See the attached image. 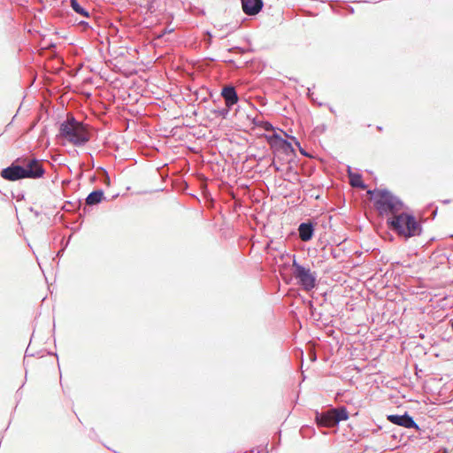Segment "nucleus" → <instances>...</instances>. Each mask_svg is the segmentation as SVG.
I'll return each mask as SVG.
<instances>
[{"mask_svg":"<svg viewBox=\"0 0 453 453\" xmlns=\"http://www.w3.org/2000/svg\"><path fill=\"white\" fill-rule=\"evenodd\" d=\"M59 137L70 144L81 147L91 138V129L88 124L77 120L73 115H67L65 121L59 127Z\"/></svg>","mask_w":453,"mask_h":453,"instance_id":"1","label":"nucleus"},{"mask_svg":"<svg viewBox=\"0 0 453 453\" xmlns=\"http://www.w3.org/2000/svg\"><path fill=\"white\" fill-rule=\"evenodd\" d=\"M22 165L12 164L9 167L1 172V176L8 180H18L20 179H37L43 175L44 170L41 162L35 158H24Z\"/></svg>","mask_w":453,"mask_h":453,"instance_id":"2","label":"nucleus"},{"mask_svg":"<svg viewBox=\"0 0 453 453\" xmlns=\"http://www.w3.org/2000/svg\"><path fill=\"white\" fill-rule=\"evenodd\" d=\"M220 96L225 100L226 107L214 109L211 113H229L231 111H234V113H238L241 111L244 112L257 111V113H263V111L257 109L253 102L239 98L235 88L232 85L222 88Z\"/></svg>","mask_w":453,"mask_h":453,"instance_id":"3","label":"nucleus"},{"mask_svg":"<svg viewBox=\"0 0 453 453\" xmlns=\"http://www.w3.org/2000/svg\"><path fill=\"white\" fill-rule=\"evenodd\" d=\"M368 193L372 195L374 206L380 215L395 217L403 211V202L388 190L374 189Z\"/></svg>","mask_w":453,"mask_h":453,"instance_id":"4","label":"nucleus"},{"mask_svg":"<svg viewBox=\"0 0 453 453\" xmlns=\"http://www.w3.org/2000/svg\"><path fill=\"white\" fill-rule=\"evenodd\" d=\"M388 224L392 230L405 238L419 235L422 230L421 225L412 215L402 211L395 217H390Z\"/></svg>","mask_w":453,"mask_h":453,"instance_id":"5","label":"nucleus"},{"mask_svg":"<svg viewBox=\"0 0 453 453\" xmlns=\"http://www.w3.org/2000/svg\"><path fill=\"white\" fill-rule=\"evenodd\" d=\"M293 268L295 278L304 290L310 291L315 288L317 278L315 273H312L310 268L298 264L296 259L293 261Z\"/></svg>","mask_w":453,"mask_h":453,"instance_id":"6","label":"nucleus"},{"mask_svg":"<svg viewBox=\"0 0 453 453\" xmlns=\"http://www.w3.org/2000/svg\"><path fill=\"white\" fill-rule=\"evenodd\" d=\"M242 9L248 16H256L264 8L263 0H241Z\"/></svg>","mask_w":453,"mask_h":453,"instance_id":"7","label":"nucleus"},{"mask_svg":"<svg viewBox=\"0 0 453 453\" xmlns=\"http://www.w3.org/2000/svg\"><path fill=\"white\" fill-rule=\"evenodd\" d=\"M388 419L395 424L405 428H416L418 429V426L413 420V418L408 414L404 415H388Z\"/></svg>","mask_w":453,"mask_h":453,"instance_id":"8","label":"nucleus"},{"mask_svg":"<svg viewBox=\"0 0 453 453\" xmlns=\"http://www.w3.org/2000/svg\"><path fill=\"white\" fill-rule=\"evenodd\" d=\"M316 421L319 426L325 427H333L337 425L334 423V415L332 409L323 413H317Z\"/></svg>","mask_w":453,"mask_h":453,"instance_id":"9","label":"nucleus"},{"mask_svg":"<svg viewBox=\"0 0 453 453\" xmlns=\"http://www.w3.org/2000/svg\"><path fill=\"white\" fill-rule=\"evenodd\" d=\"M299 237L303 242L310 241L314 233V228L311 223H302L298 227Z\"/></svg>","mask_w":453,"mask_h":453,"instance_id":"10","label":"nucleus"},{"mask_svg":"<svg viewBox=\"0 0 453 453\" xmlns=\"http://www.w3.org/2000/svg\"><path fill=\"white\" fill-rule=\"evenodd\" d=\"M70 7L75 13L82 16L83 18L90 17L89 11L85 8V6H83L78 0H70Z\"/></svg>","mask_w":453,"mask_h":453,"instance_id":"11","label":"nucleus"},{"mask_svg":"<svg viewBox=\"0 0 453 453\" xmlns=\"http://www.w3.org/2000/svg\"><path fill=\"white\" fill-rule=\"evenodd\" d=\"M246 64L248 68L255 73H260L265 67V64L262 60L255 58L250 61H247Z\"/></svg>","mask_w":453,"mask_h":453,"instance_id":"12","label":"nucleus"},{"mask_svg":"<svg viewBox=\"0 0 453 453\" xmlns=\"http://www.w3.org/2000/svg\"><path fill=\"white\" fill-rule=\"evenodd\" d=\"M104 197V192L102 190H96L91 192L86 198V202L89 205L97 204L102 201Z\"/></svg>","mask_w":453,"mask_h":453,"instance_id":"13","label":"nucleus"},{"mask_svg":"<svg viewBox=\"0 0 453 453\" xmlns=\"http://www.w3.org/2000/svg\"><path fill=\"white\" fill-rule=\"evenodd\" d=\"M332 410L334 415V423L338 424L340 421L349 418V414L345 407L334 408Z\"/></svg>","mask_w":453,"mask_h":453,"instance_id":"14","label":"nucleus"},{"mask_svg":"<svg viewBox=\"0 0 453 453\" xmlns=\"http://www.w3.org/2000/svg\"><path fill=\"white\" fill-rule=\"evenodd\" d=\"M349 182L352 187L362 188H365V185L362 181L361 175L358 173H354L349 168Z\"/></svg>","mask_w":453,"mask_h":453,"instance_id":"15","label":"nucleus"},{"mask_svg":"<svg viewBox=\"0 0 453 453\" xmlns=\"http://www.w3.org/2000/svg\"><path fill=\"white\" fill-rule=\"evenodd\" d=\"M253 124L256 127H261L265 131H271L273 130V127L271 123L268 121L259 120L257 118L253 119Z\"/></svg>","mask_w":453,"mask_h":453,"instance_id":"16","label":"nucleus"},{"mask_svg":"<svg viewBox=\"0 0 453 453\" xmlns=\"http://www.w3.org/2000/svg\"><path fill=\"white\" fill-rule=\"evenodd\" d=\"M175 29L174 28H165V29H163L162 31L158 32L156 35L157 39H162L164 38L166 35H169L171 33H173Z\"/></svg>","mask_w":453,"mask_h":453,"instance_id":"17","label":"nucleus"},{"mask_svg":"<svg viewBox=\"0 0 453 453\" xmlns=\"http://www.w3.org/2000/svg\"><path fill=\"white\" fill-rule=\"evenodd\" d=\"M346 11L347 14H353L355 12V9L350 5L346 6Z\"/></svg>","mask_w":453,"mask_h":453,"instance_id":"18","label":"nucleus"},{"mask_svg":"<svg viewBox=\"0 0 453 453\" xmlns=\"http://www.w3.org/2000/svg\"><path fill=\"white\" fill-rule=\"evenodd\" d=\"M81 27H88V28H91V26L89 25V23L88 21H85V20H81L80 21L79 23Z\"/></svg>","mask_w":453,"mask_h":453,"instance_id":"19","label":"nucleus"},{"mask_svg":"<svg viewBox=\"0 0 453 453\" xmlns=\"http://www.w3.org/2000/svg\"><path fill=\"white\" fill-rule=\"evenodd\" d=\"M228 62L234 67L238 68L239 66L236 65L234 59H229Z\"/></svg>","mask_w":453,"mask_h":453,"instance_id":"20","label":"nucleus"},{"mask_svg":"<svg viewBox=\"0 0 453 453\" xmlns=\"http://www.w3.org/2000/svg\"><path fill=\"white\" fill-rule=\"evenodd\" d=\"M49 47H50V48H56V47H57V44H56L55 42H53L52 41H50V42H49Z\"/></svg>","mask_w":453,"mask_h":453,"instance_id":"21","label":"nucleus"},{"mask_svg":"<svg viewBox=\"0 0 453 453\" xmlns=\"http://www.w3.org/2000/svg\"><path fill=\"white\" fill-rule=\"evenodd\" d=\"M311 94H312V92H311V88H307V96H311Z\"/></svg>","mask_w":453,"mask_h":453,"instance_id":"22","label":"nucleus"},{"mask_svg":"<svg viewBox=\"0 0 453 453\" xmlns=\"http://www.w3.org/2000/svg\"><path fill=\"white\" fill-rule=\"evenodd\" d=\"M273 137H274L276 139H280V140L281 139L276 132H274Z\"/></svg>","mask_w":453,"mask_h":453,"instance_id":"23","label":"nucleus"},{"mask_svg":"<svg viewBox=\"0 0 453 453\" xmlns=\"http://www.w3.org/2000/svg\"><path fill=\"white\" fill-rule=\"evenodd\" d=\"M233 50H238V51H242V47H234V48H233Z\"/></svg>","mask_w":453,"mask_h":453,"instance_id":"24","label":"nucleus"},{"mask_svg":"<svg viewBox=\"0 0 453 453\" xmlns=\"http://www.w3.org/2000/svg\"><path fill=\"white\" fill-rule=\"evenodd\" d=\"M128 113H136V114H139V111H136L135 112H134L132 110H128Z\"/></svg>","mask_w":453,"mask_h":453,"instance_id":"25","label":"nucleus"},{"mask_svg":"<svg viewBox=\"0 0 453 453\" xmlns=\"http://www.w3.org/2000/svg\"><path fill=\"white\" fill-rule=\"evenodd\" d=\"M257 453H268L265 449L258 450Z\"/></svg>","mask_w":453,"mask_h":453,"instance_id":"26","label":"nucleus"},{"mask_svg":"<svg viewBox=\"0 0 453 453\" xmlns=\"http://www.w3.org/2000/svg\"><path fill=\"white\" fill-rule=\"evenodd\" d=\"M329 111H331V113H332V114H334V113H335V111L333 110V108H332V107H329Z\"/></svg>","mask_w":453,"mask_h":453,"instance_id":"27","label":"nucleus"},{"mask_svg":"<svg viewBox=\"0 0 453 453\" xmlns=\"http://www.w3.org/2000/svg\"><path fill=\"white\" fill-rule=\"evenodd\" d=\"M20 107H21V106L19 105V107L17 109V111H16V112H15L16 114H19V113Z\"/></svg>","mask_w":453,"mask_h":453,"instance_id":"28","label":"nucleus"},{"mask_svg":"<svg viewBox=\"0 0 453 453\" xmlns=\"http://www.w3.org/2000/svg\"><path fill=\"white\" fill-rule=\"evenodd\" d=\"M206 34H207L210 37H211V36H212L210 31H206Z\"/></svg>","mask_w":453,"mask_h":453,"instance_id":"29","label":"nucleus"},{"mask_svg":"<svg viewBox=\"0 0 453 453\" xmlns=\"http://www.w3.org/2000/svg\"><path fill=\"white\" fill-rule=\"evenodd\" d=\"M290 80H292V81H294L297 82V79H296V78H290Z\"/></svg>","mask_w":453,"mask_h":453,"instance_id":"30","label":"nucleus"},{"mask_svg":"<svg viewBox=\"0 0 453 453\" xmlns=\"http://www.w3.org/2000/svg\"><path fill=\"white\" fill-rule=\"evenodd\" d=\"M191 113L196 114V113H197V111H196V110H193V111Z\"/></svg>","mask_w":453,"mask_h":453,"instance_id":"31","label":"nucleus"},{"mask_svg":"<svg viewBox=\"0 0 453 453\" xmlns=\"http://www.w3.org/2000/svg\"><path fill=\"white\" fill-rule=\"evenodd\" d=\"M451 326H452V329H453V321H452V325H451Z\"/></svg>","mask_w":453,"mask_h":453,"instance_id":"32","label":"nucleus"}]
</instances>
